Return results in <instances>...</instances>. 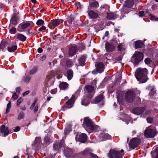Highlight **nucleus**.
<instances>
[{"label":"nucleus","mask_w":158,"mask_h":158,"mask_svg":"<svg viewBox=\"0 0 158 158\" xmlns=\"http://www.w3.org/2000/svg\"><path fill=\"white\" fill-rule=\"evenodd\" d=\"M148 71L146 68H139L136 69L135 76L138 81L141 83H145L148 80Z\"/></svg>","instance_id":"1"},{"label":"nucleus","mask_w":158,"mask_h":158,"mask_svg":"<svg viewBox=\"0 0 158 158\" xmlns=\"http://www.w3.org/2000/svg\"><path fill=\"white\" fill-rule=\"evenodd\" d=\"M93 123V122L89 117H86L84 118L82 126L88 132L97 131V130H98V129L99 127L96 125L94 126Z\"/></svg>","instance_id":"2"},{"label":"nucleus","mask_w":158,"mask_h":158,"mask_svg":"<svg viewBox=\"0 0 158 158\" xmlns=\"http://www.w3.org/2000/svg\"><path fill=\"white\" fill-rule=\"evenodd\" d=\"M134 3V0H127L125 1L123 6L121 9L122 13L127 14L130 11L133 10L132 8Z\"/></svg>","instance_id":"3"},{"label":"nucleus","mask_w":158,"mask_h":158,"mask_svg":"<svg viewBox=\"0 0 158 158\" xmlns=\"http://www.w3.org/2000/svg\"><path fill=\"white\" fill-rule=\"evenodd\" d=\"M143 53L140 52H136L131 58V61L135 65H137L143 60Z\"/></svg>","instance_id":"4"},{"label":"nucleus","mask_w":158,"mask_h":158,"mask_svg":"<svg viewBox=\"0 0 158 158\" xmlns=\"http://www.w3.org/2000/svg\"><path fill=\"white\" fill-rule=\"evenodd\" d=\"M124 151L122 149L120 152L114 150V149H111L107 154L108 158H123L124 153Z\"/></svg>","instance_id":"5"},{"label":"nucleus","mask_w":158,"mask_h":158,"mask_svg":"<svg viewBox=\"0 0 158 158\" xmlns=\"http://www.w3.org/2000/svg\"><path fill=\"white\" fill-rule=\"evenodd\" d=\"M32 21H27L20 24L17 28V31L20 32H25L26 30L28 27L32 28L34 25Z\"/></svg>","instance_id":"6"},{"label":"nucleus","mask_w":158,"mask_h":158,"mask_svg":"<svg viewBox=\"0 0 158 158\" xmlns=\"http://www.w3.org/2000/svg\"><path fill=\"white\" fill-rule=\"evenodd\" d=\"M141 142V139L139 138L135 137L132 139L129 143L130 148L134 149L139 146Z\"/></svg>","instance_id":"7"},{"label":"nucleus","mask_w":158,"mask_h":158,"mask_svg":"<svg viewBox=\"0 0 158 158\" xmlns=\"http://www.w3.org/2000/svg\"><path fill=\"white\" fill-rule=\"evenodd\" d=\"M75 98L74 95H73L71 98L65 102L64 106L62 107V110L64 111L67 109L71 108L74 103Z\"/></svg>","instance_id":"8"},{"label":"nucleus","mask_w":158,"mask_h":158,"mask_svg":"<svg viewBox=\"0 0 158 158\" xmlns=\"http://www.w3.org/2000/svg\"><path fill=\"white\" fill-rule=\"evenodd\" d=\"M158 132L154 129L147 128L144 131V135L147 138H152Z\"/></svg>","instance_id":"9"},{"label":"nucleus","mask_w":158,"mask_h":158,"mask_svg":"<svg viewBox=\"0 0 158 158\" xmlns=\"http://www.w3.org/2000/svg\"><path fill=\"white\" fill-rule=\"evenodd\" d=\"M135 94L133 91L131 90L128 91L126 93L125 99L126 101L129 103H132L134 100Z\"/></svg>","instance_id":"10"},{"label":"nucleus","mask_w":158,"mask_h":158,"mask_svg":"<svg viewBox=\"0 0 158 158\" xmlns=\"http://www.w3.org/2000/svg\"><path fill=\"white\" fill-rule=\"evenodd\" d=\"M63 20L60 19H55L52 20L48 25V26L51 29H54L55 27L59 25L62 23Z\"/></svg>","instance_id":"11"},{"label":"nucleus","mask_w":158,"mask_h":158,"mask_svg":"<svg viewBox=\"0 0 158 158\" xmlns=\"http://www.w3.org/2000/svg\"><path fill=\"white\" fill-rule=\"evenodd\" d=\"M95 66L96 67V71L95 70L93 71L92 72V74H95L97 73H102L104 71V65L103 62H99L97 64H95Z\"/></svg>","instance_id":"12"},{"label":"nucleus","mask_w":158,"mask_h":158,"mask_svg":"<svg viewBox=\"0 0 158 158\" xmlns=\"http://www.w3.org/2000/svg\"><path fill=\"white\" fill-rule=\"evenodd\" d=\"M89 152L87 149L84 150L81 152L76 153L75 156L77 158H85L89 156Z\"/></svg>","instance_id":"13"},{"label":"nucleus","mask_w":158,"mask_h":158,"mask_svg":"<svg viewBox=\"0 0 158 158\" xmlns=\"http://www.w3.org/2000/svg\"><path fill=\"white\" fill-rule=\"evenodd\" d=\"M11 43V41L9 39L3 40L0 44V50H2V52H4V49L7 46H9Z\"/></svg>","instance_id":"14"},{"label":"nucleus","mask_w":158,"mask_h":158,"mask_svg":"<svg viewBox=\"0 0 158 158\" xmlns=\"http://www.w3.org/2000/svg\"><path fill=\"white\" fill-rule=\"evenodd\" d=\"M100 94L93 99L91 101L92 103L98 104L101 102L104 99L103 92L101 91Z\"/></svg>","instance_id":"15"},{"label":"nucleus","mask_w":158,"mask_h":158,"mask_svg":"<svg viewBox=\"0 0 158 158\" xmlns=\"http://www.w3.org/2000/svg\"><path fill=\"white\" fill-rule=\"evenodd\" d=\"M145 108L143 107H137L132 109L133 113L135 114H142L145 110Z\"/></svg>","instance_id":"16"},{"label":"nucleus","mask_w":158,"mask_h":158,"mask_svg":"<svg viewBox=\"0 0 158 158\" xmlns=\"http://www.w3.org/2000/svg\"><path fill=\"white\" fill-rule=\"evenodd\" d=\"M87 135L85 133H82L78 137L76 136V140L81 143H85L87 140Z\"/></svg>","instance_id":"17"},{"label":"nucleus","mask_w":158,"mask_h":158,"mask_svg":"<svg viewBox=\"0 0 158 158\" xmlns=\"http://www.w3.org/2000/svg\"><path fill=\"white\" fill-rule=\"evenodd\" d=\"M19 17L16 13H14L12 15L10 20V23L13 25H16L19 20Z\"/></svg>","instance_id":"18"},{"label":"nucleus","mask_w":158,"mask_h":158,"mask_svg":"<svg viewBox=\"0 0 158 158\" xmlns=\"http://www.w3.org/2000/svg\"><path fill=\"white\" fill-rule=\"evenodd\" d=\"M109 6L106 4L102 5L100 8V11L102 14H107L109 11Z\"/></svg>","instance_id":"19"},{"label":"nucleus","mask_w":158,"mask_h":158,"mask_svg":"<svg viewBox=\"0 0 158 158\" xmlns=\"http://www.w3.org/2000/svg\"><path fill=\"white\" fill-rule=\"evenodd\" d=\"M64 153L66 157L69 158L73 155V151L71 149L67 148L64 150Z\"/></svg>","instance_id":"20"},{"label":"nucleus","mask_w":158,"mask_h":158,"mask_svg":"<svg viewBox=\"0 0 158 158\" xmlns=\"http://www.w3.org/2000/svg\"><path fill=\"white\" fill-rule=\"evenodd\" d=\"M78 49L76 46H72L69 48V56H73L75 55Z\"/></svg>","instance_id":"21"},{"label":"nucleus","mask_w":158,"mask_h":158,"mask_svg":"<svg viewBox=\"0 0 158 158\" xmlns=\"http://www.w3.org/2000/svg\"><path fill=\"white\" fill-rule=\"evenodd\" d=\"M87 12L90 18L91 19H95L98 17V14L92 10H88Z\"/></svg>","instance_id":"22"},{"label":"nucleus","mask_w":158,"mask_h":158,"mask_svg":"<svg viewBox=\"0 0 158 158\" xmlns=\"http://www.w3.org/2000/svg\"><path fill=\"white\" fill-rule=\"evenodd\" d=\"M106 51L107 52H113L115 49V47L110 44L108 42H106L105 46Z\"/></svg>","instance_id":"23"},{"label":"nucleus","mask_w":158,"mask_h":158,"mask_svg":"<svg viewBox=\"0 0 158 158\" xmlns=\"http://www.w3.org/2000/svg\"><path fill=\"white\" fill-rule=\"evenodd\" d=\"M0 130L1 133H4L5 136H6L9 133L8 127H6L5 125H3L1 126Z\"/></svg>","instance_id":"24"},{"label":"nucleus","mask_w":158,"mask_h":158,"mask_svg":"<svg viewBox=\"0 0 158 158\" xmlns=\"http://www.w3.org/2000/svg\"><path fill=\"white\" fill-rule=\"evenodd\" d=\"M7 50L9 52H13L16 50L17 48V47L16 43H12V44L9 45L7 47Z\"/></svg>","instance_id":"25"},{"label":"nucleus","mask_w":158,"mask_h":158,"mask_svg":"<svg viewBox=\"0 0 158 158\" xmlns=\"http://www.w3.org/2000/svg\"><path fill=\"white\" fill-rule=\"evenodd\" d=\"M86 56L85 55L81 56L78 59L79 65L83 66L85 65V61L86 58Z\"/></svg>","instance_id":"26"},{"label":"nucleus","mask_w":158,"mask_h":158,"mask_svg":"<svg viewBox=\"0 0 158 158\" xmlns=\"http://www.w3.org/2000/svg\"><path fill=\"white\" fill-rule=\"evenodd\" d=\"M41 140L40 137H36L34 141V146H35L38 149L40 147L41 145Z\"/></svg>","instance_id":"27"},{"label":"nucleus","mask_w":158,"mask_h":158,"mask_svg":"<svg viewBox=\"0 0 158 158\" xmlns=\"http://www.w3.org/2000/svg\"><path fill=\"white\" fill-rule=\"evenodd\" d=\"M100 137L103 141L106 140L110 139L111 136L107 133H102L100 134Z\"/></svg>","instance_id":"28"},{"label":"nucleus","mask_w":158,"mask_h":158,"mask_svg":"<svg viewBox=\"0 0 158 158\" xmlns=\"http://www.w3.org/2000/svg\"><path fill=\"white\" fill-rule=\"evenodd\" d=\"M135 48L136 49L138 48H141L143 47L144 44L141 40H137L134 42Z\"/></svg>","instance_id":"29"},{"label":"nucleus","mask_w":158,"mask_h":158,"mask_svg":"<svg viewBox=\"0 0 158 158\" xmlns=\"http://www.w3.org/2000/svg\"><path fill=\"white\" fill-rule=\"evenodd\" d=\"M106 18L108 19H114L118 17V15L114 14L113 12L107 13Z\"/></svg>","instance_id":"30"},{"label":"nucleus","mask_w":158,"mask_h":158,"mask_svg":"<svg viewBox=\"0 0 158 158\" xmlns=\"http://www.w3.org/2000/svg\"><path fill=\"white\" fill-rule=\"evenodd\" d=\"M99 6V4L98 2L95 1H94L90 3H89V8L90 9H96Z\"/></svg>","instance_id":"31"},{"label":"nucleus","mask_w":158,"mask_h":158,"mask_svg":"<svg viewBox=\"0 0 158 158\" xmlns=\"http://www.w3.org/2000/svg\"><path fill=\"white\" fill-rule=\"evenodd\" d=\"M16 38L22 42L25 41L27 39L26 37L21 33H18L16 35Z\"/></svg>","instance_id":"32"},{"label":"nucleus","mask_w":158,"mask_h":158,"mask_svg":"<svg viewBox=\"0 0 158 158\" xmlns=\"http://www.w3.org/2000/svg\"><path fill=\"white\" fill-rule=\"evenodd\" d=\"M67 78L69 80H71L73 77V73L71 69H68L67 71Z\"/></svg>","instance_id":"33"},{"label":"nucleus","mask_w":158,"mask_h":158,"mask_svg":"<svg viewBox=\"0 0 158 158\" xmlns=\"http://www.w3.org/2000/svg\"><path fill=\"white\" fill-rule=\"evenodd\" d=\"M85 88L89 93H91L94 89V87L92 85H86Z\"/></svg>","instance_id":"34"},{"label":"nucleus","mask_w":158,"mask_h":158,"mask_svg":"<svg viewBox=\"0 0 158 158\" xmlns=\"http://www.w3.org/2000/svg\"><path fill=\"white\" fill-rule=\"evenodd\" d=\"M68 84L65 82H62L59 85V87L60 89L64 90L68 87Z\"/></svg>","instance_id":"35"},{"label":"nucleus","mask_w":158,"mask_h":158,"mask_svg":"<svg viewBox=\"0 0 158 158\" xmlns=\"http://www.w3.org/2000/svg\"><path fill=\"white\" fill-rule=\"evenodd\" d=\"M38 69V67L37 66H34V68L29 72V74L30 75H33L35 73L37 72Z\"/></svg>","instance_id":"36"},{"label":"nucleus","mask_w":158,"mask_h":158,"mask_svg":"<svg viewBox=\"0 0 158 158\" xmlns=\"http://www.w3.org/2000/svg\"><path fill=\"white\" fill-rule=\"evenodd\" d=\"M109 43L110 45H112V46H114L115 48L116 45L118 44L117 41L116 40H111Z\"/></svg>","instance_id":"37"},{"label":"nucleus","mask_w":158,"mask_h":158,"mask_svg":"<svg viewBox=\"0 0 158 158\" xmlns=\"http://www.w3.org/2000/svg\"><path fill=\"white\" fill-rule=\"evenodd\" d=\"M149 18L151 20H154L155 21H158V18L154 16L152 14H149Z\"/></svg>","instance_id":"38"},{"label":"nucleus","mask_w":158,"mask_h":158,"mask_svg":"<svg viewBox=\"0 0 158 158\" xmlns=\"http://www.w3.org/2000/svg\"><path fill=\"white\" fill-rule=\"evenodd\" d=\"M81 103L82 105H83L87 106L89 104L90 102L87 99H84L81 100Z\"/></svg>","instance_id":"39"},{"label":"nucleus","mask_w":158,"mask_h":158,"mask_svg":"<svg viewBox=\"0 0 158 158\" xmlns=\"http://www.w3.org/2000/svg\"><path fill=\"white\" fill-rule=\"evenodd\" d=\"M36 24L38 26H42L44 24V22L42 19H39L37 21Z\"/></svg>","instance_id":"40"},{"label":"nucleus","mask_w":158,"mask_h":158,"mask_svg":"<svg viewBox=\"0 0 158 158\" xmlns=\"http://www.w3.org/2000/svg\"><path fill=\"white\" fill-rule=\"evenodd\" d=\"M11 107V102L10 101H9L7 105V107L6 110V113L7 114L10 111V109Z\"/></svg>","instance_id":"41"},{"label":"nucleus","mask_w":158,"mask_h":158,"mask_svg":"<svg viewBox=\"0 0 158 158\" xmlns=\"http://www.w3.org/2000/svg\"><path fill=\"white\" fill-rule=\"evenodd\" d=\"M156 94V91L155 90V89L154 88H152L150 92H149V96H150V98H151L152 96Z\"/></svg>","instance_id":"42"},{"label":"nucleus","mask_w":158,"mask_h":158,"mask_svg":"<svg viewBox=\"0 0 158 158\" xmlns=\"http://www.w3.org/2000/svg\"><path fill=\"white\" fill-rule=\"evenodd\" d=\"M24 114L23 112H20L18 116V119L20 120L21 119L24 118Z\"/></svg>","instance_id":"43"},{"label":"nucleus","mask_w":158,"mask_h":158,"mask_svg":"<svg viewBox=\"0 0 158 158\" xmlns=\"http://www.w3.org/2000/svg\"><path fill=\"white\" fill-rule=\"evenodd\" d=\"M60 148L58 142H55L53 144V149L54 150H58Z\"/></svg>","instance_id":"44"},{"label":"nucleus","mask_w":158,"mask_h":158,"mask_svg":"<svg viewBox=\"0 0 158 158\" xmlns=\"http://www.w3.org/2000/svg\"><path fill=\"white\" fill-rule=\"evenodd\" d=\"M58 144L60 148H64L65 147V144L64 140H61L60 141L59 143H58Z\"/></svg>","instance_id":"45"},{"label":"nucleus","mask_w":158,"mask_h":158,"mask_svg":"<svg viewBox=\"0 0 158 158\" xmlns=\"http://www.w3.org/2000/svg\"><path fill=\"white\" fill-rule=\"evenodd\" d=\"M72 61L68 59L66 61V64L68 67H70L73 64Z\"/></svg>","instance_id":"46"},{"label":"nucleus","mask_w":158,"mask_h":158,"mask_svg":"<svg viewBox=\"0 0 158 158\" xmlns=\"http://www.w3.org/2000/svg\"><path fill=\"white\" fill-rule=\"evenodd\" d=\"M16 32V28L15 27H12L9 30V32L11 34H15Z\"/></svg>","instance_id":"47"},{"label":"nucleus","mask_w":158,"mask_h":158,"mask_svg":"<svg viewBox=\"0 0 158 158\" xmlns=\"http://www.w3.org/2000/svg\"><path fill=\"white\" fill-rule=\"evenodd\" d=\"M44 142L45 143H49L50 140V138L47 136H45L44 138Z\"/></svg>","instance_id":"48"},{"label":"nucleus","mask_w":158,"mask_h":158,"mask_svg":"<svg viewBox=\"0 0 158 158\" xmlns=\"http://www.w3.org/2000/svg\"><path fill=\"white\" fill-rule=\"evenodd\" d=\"M144 62L146 64H150L152 62V60L149 58H147L144 60Z\"/></svg>","instance_id":"49"},{"label":"nucleus","mask_w":158,"mask_h":158,"mask_svg":"<svg viewBox=\"0 0 158 158\" xmlns=\"http://www.w3.org/2000/svg\"><path fill=\"white\" fill-rule=\"evenodd\" d=\"M74 21V19L73 16H72L71 15L69 18L68 22L70 24H72L73 21Z\"/></svg>","instance_id":"50"},{"label":"nucleus","mask_w":158,"mask_h":158,"mask_svg":"<svg viewBox=\"0 0 158 158\" xmlns=\"http://www.w3.org/2000/svg\"><path fill=\"white\" fill-rule=\"evenodd\" d=\"M31 80V77L28 76L25 77L24 79V81L26 83H28Z\"/></svg>","instance_id":"51"},{"label":"nucleus","mask_w":158,"mask_h":158,"mask_svg":"<svg viewBox=\"0 0 158 158\" xmlns=\"http://www.w3.org/2000/svg\"><path fill=\"white\" fill-rule=\"evenodd\" d=\"M123 45L122 43L119 44L117 46V48H118V51H120L123 49V50H124L125 49L124 48L122 47L123 46Z\"/></svg>","instance_id":"52"},{"label":"nucleus","mask_w":158,"mask_h":158,"mask_svg":"<svg viewBox=\"0 0 158 158\" xmlns=\"http://www.w3.org/2000/svg\"><path fill=\"white\" fill-rule=\"evenodd\" d=\"M23 99L21 97H20L17 100V105L19 106L21 104V103L23 101Z\"/></svg>","instance_id":"53"},{"label":"nucleus","mask_w":158,"mask_h":158,"mask_svg":"<svg viewBox=\"0 0 158 158\" xmlns=\"http://www.w3.org/2000/svg\"><path fill=\"white\" fill-rule=\"evenodd\" d=\"M44 158H53L52 155L50 154H47L46 155V153H44Z\"/></svg>","instance_id":"54"},{"label":"nucleus","mask_w":158,"mask_h":158,"mask_svg":"<svg viewBox=\"0 0 158 158\" xmlns=\"http://www.w3.org/2000/svg\"><path fill=\"white\" fill-rule=\"evenodd\" d=\"M139 16L140 17H143L145 16L144 12L143 11H140L139 13Z\"/></svg>","instance_id":"55"},{"label":"nucleus","mask_w":158,"mask_h":158,"mask_svg":"<svg viewBox=\"0 0 158 158\" xmlns=\"http://www.w3.org/2000/svg\"><path fill=\"white\" fill-rule=\"evenodd\" d=\"M147 121L148 123H151L153 122V118L151 117H148L147 118Z\"/></svg>","instance_id":"56"},{"label":"nucleus","mask_w":158,"mask_h":158,"mask_svg":"<svg viewBox=\"0 0 158 158\" xmlns=\"http://www.w3.org/2000/svg\"><path fill=\"white\" fill-rule=\"evenodd\" d=\"M89 156H91L92 158H99L98 157L96 154L90 152Z\"/></svg>","instance_id":"57"},{"label":"nucleus","mask_w":158,"mask_h":158,"mask_svg":"<svg viewBox=\"0 0 158 158\" xmlns=\"http://www.w3.org/2000/svg\"><path fill=\"white\" fill-rule=\"evenodd\" d=\"M94 96V94L91 93H89L88 94L87 98L89 99H91Z\"/></svg>","instance_id":"58"},{"label":"nucleus","mask_w":158,"mask_h":158,"mask_svg":"<svg viewBox=\"0 0 158 158\" xmlns=\"http://www.w3.org/2000/svg\"><path fill=\"white\" fill-rule=\"evenodd\" d=\"M31 27H28L27 29L25 31V32H26V34L28 35H30L31 32L30 31L31 29Z\"/></svg>","instance_id":"59"},{"label":"nucleus","mask_w":158,"mask_h":158,"mask_svg":"<svg viewBox=\"0 0 158 158\" xmlns=\"http://www.w3.org/2000/svg\"><path fill=\"white\" fill-rule=\"evenodd\" d=\"M64 131V134L66 135L69 132L70 130L69 128H66Z\"/></svg>","instance_id":"60"},{"label":"nucleus","mask_w":158,"mask_h":158,"mask_svg":"<svg viewBox=\"0 0 158 158\" xmlns=\"http://www.w3.org/2000/svg\"><path fill=\"white\" fill-rule=\"evenodd\" d=\"M122 59H123L122 56L121 55H120L118 57H116L115 58V60L116 61H120L121 60H122Z\"/></svg>","instance_id":"61"},{"label":"nucleus","mask_w":158,"mask_h":158,"mask_svg":"<svg viewBox=\"0 0 158 158\" xmlns=\"http://www.w3.org/2000/svg\"><path fill=\"white\" fill-rule=\"evenodd\" d=\"M18 98V95H17L16 93H14L12 96V98H13L14 99L16 100Z\"/></svg>","instance_id":"62"},{"label":"nucleus","mask_w":158,"mask_h":158,"mask_svg":"<svg viewBox=\"0 0 158 158\" xmlns=\"http://www.w3.org/2000/svg\"><path fill=\"white\" fill-rule=\"evenodd\" d=\"M57 92V89H52L51 91V93L52 94H55Z\"/></svg>","instance_id":"63"},{"label":"nucleus","mask_w":158,"mask_h":158,"mask_svg":"<svg viewBox=\"0 0 158 158\" xmlns=\"http://www.w3.org/2000/svg\"><path fill=\"white\" fill-rule=\"evenodd\" d=\"M157 6L156 4H154L152 6V9L153 10H156L157 8Z\"/></svg>","instance_id":"64"}]
</instances>
